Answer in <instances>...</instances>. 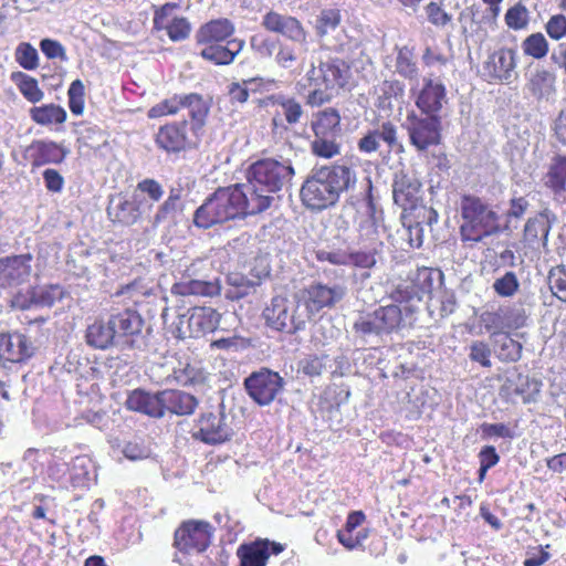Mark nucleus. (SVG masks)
I'll list each match as a JSON object with an SVG mask.
<instances>
[{
    "label": "nucleus",
    "instance_id": "603ef678",
    "mask_svg": "<svg viewBox=\"0 0 566 566\" xmlns=\"http://www.w3.org/2000/svg\"><path fill=\"white\" fill-rule=\"evenodd\" d=\"M492 287L497 295L511 297L518 291L520 282L514 272L507 271L493 282Z\"/></svg>",
    "mask_w": 566,
    "mask_h": 566
},
{
    "label": "nucleus",
    "instance_id": "b1692460",
    "mask_svg": "<svg viewBox=\"0 0 566 566\" xmlns=\"http://www.w3.org/2000/svg\"><path fill=\"white\" fill-rule=\"evenodd\" d=\"M221 315L208 306H195L189 310L188 328L190 336L199 337L214 332L220 324Z\"/></svg>",
    "mask_w": 566,
    "mask_h": 566
},
{
    "label": "nucleus",
    "instance_id": "f8f14e48",
    "mask_svg": "<svg viewBox=\"0 0 566 566\" xmlns=\"http://www.w3.org/2000/svg\"><path fill=\"white\" fill-rule=\"evenodd\" d=\"M178 8L177 3L167 2L154 12L153 28L160 32L165 31L172 42H181L189 38L191 24L185 17L171 15Z\"/></svg>",
    "mask_w": 566,
    "mask_h": 566
},
{
    "label": "nucleus",
    "instance_id": "774afa93",
    "mask_svg": "<svg viewBox=\"0 0 566 566\" xmlns=\"http://www.w3.org/2000/svg\"><path fill=\"white\" fill-rule=\"evenodd\" d=\"M325 368V364L323 361V357L317 355H307L300 363V369L302 373L310 377L319 376Z\"/></svg>",
    "mask_w": 566,
    "mask_h": 566
},
{
    "label": "nucleus",
    "instance_id": "aec40b11",
    "mask_svg": "<svg viewBox=\"0 0 566 566\" xmlns=\"http://www.w3.org/2000/svg\"><path fill=\"white\" fill-rule=\"evenodd\" d=\"M200 48V56L214 65H229L242 51L244 41L241 39H228L224 42L197 44Z\"/></svg>",
    "mask_w": 566,
    "mask_h": 566
},
{
    "label": "nucleus",
    "instance_id": "3c124183",
    "mask_svg": "<svg viewBox=\"0 0 566 566\" xmlns=\"http://www.w3.org/2000/svg\"><path fill=\"white\" fill-rule=\"evenodd\" d=\"M504 20L510 29L522 30L528 24L530 12L524 4L517 2L506 11Z\"/></svg>",
    "mask_w": 566,
    "mask_h": 566
},
{
    "label": "nucleus",
    "instance_id": "a18cd8bd",
    "mask_svg": "<svg viewBox=\"0 0 566 566\" xmlns=\"http://www.w3.org/2000/svg\"><path fill=\"white\" fill-rule=\"evenodd\" d=\"M108 216L114 223L127 227L135 224L140 219L136 210L128 203V199H123L116 206L109 207Z\"/></svg>",
    "mask_w": 566,
    "mask_h": 566
},
{
    "label": "nucleus",
    "instance_id": "a211bd4d",
    "mask_svg": "<svg viewBox=\"0 0 566 566\" xmlns=\"http://www.w3.org/2000/svg\"><path fill=\"white\" fill-rule=\"evenodd\" d=\"M420 187V182L413 176L396 172L392 198L401 208V212L412 213L421 205Z\"/></svg>",
    "mask_w": 566,
    "mask_h": 566
},
{
    "label": "nucleus",
    "instance_id": "0eeeda50",
    "mask_svg": "<svg viewBox=\"0 0 566 566\" xmlns=\"http://www.w3.org/2000/svg\"><path fill=\"white\" fill-rule=\"evenodd\" d=\"M344 290L338 285L329 286L321 282L312 283L300 290L294 298L308 322L325 308H333L343 298Z\"/></svg>",
    "mask_w": 566,
    "mask_h": 566
},
{
    "label": "nucleus",
    "instance_id": "a19ab883",
    "mask_svg": "<svg viewBox=\"0 0 566 566\" xmlns=\"http://www.w3.org/2000/svg\"><path fill=\"white\" fill-rule=\"evenodd\" d=\"M551 226L544 214H538L527 220L524 228V240L528 244L542 241L546 244Z\"/></svg>",
    "mask_w": 566,
    "mask_h": 566
},
{
    "label": "nucleus",
    "instance_id": "412c9836",
    "mask_svg": "<svg viewBox=\"0 0 566 566\" xmlns=\"http://www.w3.org/2000/svg\"><path fill=\"white\" fill-rule=\"evenodd\" d=\"M66 157V150L52 140H33L25 149V158L32 168L49 164H61Z\"/></svg>",
    "mask_w": 566,
    "mask_h": 566
},
{
    "label": "nucleus",
    "instance_id": "4d7b16f0",
    "mask_svg": "<svg viewBox=\"0 0 566 566\" xmlns=\"http://www.w3.org/2000/svg\"><path fill=\"white\" fill-rule=\"evenodd\" d=\"M251 48L261 56V57H272L275 55V51L280 44V40L272 39L270 36L263 35H253L251 38Z\"/></svg>",
    "mask_w": 566,
    "mask_h": 566
},
{
    "label": "nucleus",
    "instance_id": "4c0bfd02",
    "mask_svg": "<svg viewBox=\"0 0 566 566\" xmlns=\"http://www.w3.org/2000/svg\"><path fill=\"white\" fill-rule=\"evenodd\" d=\"M493 347L501 361H517L522 356V344L507 333L494 332L491 335Z\"/></svg>",
    "mask_w": 566,
    "mask_h": 566
},
{
    "label": "nucleus",
    "instance_id": "cd10ccee",
    "mask_svg": "<svg viewBox=\"0 0 566 566\" xmlns=\"http://www.w3.org/2000/svg\"><path fill=\"white\" fill-rule=\"evenodd\" d=\"M235 27L227 18L212 19L197 30L195 39L196 44H209L213 42H224L228 39H234Z\"/></svg>",
    "mask_w": 566,
    "mask_h": 566
},
{
    "label": "nucleus",
    "instance_id": "393cba45",
    "mask_svg": "<svg viewBox=\"0 0 566 566\" xmlns=\"http://www.w3.org/2000/svg\"><path fill=\"white\" fill-rule=\"evenodd\" d=\"M447 102L446 87L440 80L423 78V86L417 98V106L426 115H434Z\"/></svg>",
    "mask_w": 566,
    "mask_h": 566
},
{
    "label": "nucleus",
    "instance_id": "13d9d810",
    "mask_svg": "<svg viewBox=\"0 0 566 566\" xmlns=\"http://www.w3.org/2000/svg\"><path fill=\"white\" fill-rule=\"evenodd\" d=\"M549 287L552 292L560 300L566 302V268L557 266L549 271Z\"/></svg>",
    "mask_w": 566,
    "mask_h": 566
},
{
    "label": "nucleus",
    "instance_id": "69168bd1",
    "mask_svg": "<svg viewBox=\"0 0 566 566\" xmlns=\"http://www.w3.org/2000/svg\"><path fill=\"white\" fill-rule=\"evenodd\" d=\"M60 297L61 291L59 285L45 286L39 291H35L32 295V300L42 306H52Z\"/></svg>",
    "mask_w": 566,
    "mask_h": 566
},
{
    "label": "nucleus",
    "instance_id": "09e8293b",
    "mask_svg": "<svg viewBox=\"0 0 566 566\" xmlns=\"http://www.w3.org/2000/svg\"><path fill=\"white\" fill-rule=\"evenodd\" d=\"M522 50L525 55L539 60L548 53V42L542 33H533L522 42Z\"/></svg>",
    "mask_w": 566,
    "mask_h": 566
},
{
    "label": "nucleus",
    "instance_id": "a878e982",
    "mask_svg": "<svg viewBox=\"0 0 566 566\" xmlns=\"http://www.w3.org/2000/svg\"><path fill=\"white\" fill-rule=\"evenodd\" d=\"M196 439L208 444L222 443L228 439V431L222 418L213 412L202 413L197 422Z\"/></svg>",
    "mask_w": 566,
    "mask_h": 566
},
{
    "label": "nucleus",
    "instance_id": "052dcab7",
    "mask_svg": "<svg viewBox=\"0 0 566 566\" xmlns=\"http://www.w3.org/2000/svg\"><path fill=\"white\" fill-rule=\"evenodd\" d=\"M492 350L485 342L474 340L470 345L469 358L480 364L482 367L490 368Z\"/></svg>",
    "mask_w": 566,
    "mask_h": 566
},
{
    "label": "nucleus",
    "instance_id": "c03bdc74",
    "mask_svg": "<svg viewBox=\"0 0 566 566\" xmlns=\"http://www.w3.org/2000/svg\"><path fill=\"white\" fill-rule=\"evenodd\" d=\"M117 294L125 296L134 305H140L153 294V289L145 279L137 277L133 282L122 286Z\"/></svg>",
    "mask_w": 566,
    "mask_h": 566
},
{
    "label": "nucleus",
    "instance_id": "58836bf2",
    "mask_svg": "<svg viewBox=\"0 0 566 566\" xmlns=\"http://www.w3.org/2000/svg\"><path fill=\"white\" fill-rule=\"evenodd\" d=\"M31 119L41 126L62 125L67 118L66 111L54 103L33 106L30 109Z\"/></svg>",
    "mask_w": 566,
    "mask_h": 566
},
{
    "label": "nucleus",
    "instance_id": "0e129e2a",
    "mask_svg": "<svg viewBox=\"0 0 566 566\" xmlns=\"http://www.w3.org/2000/svg\"><path fill=\"white\" fill-rule=\"evenodd\" d=\"M428 21L439 28L447 25L451 21V14L446 12L437 2H429L424 8Z\"/></svg>",
    "mask_w": 566,
    "mask_h": 566
},
{
    "label": "nucleus",
    "instance_id": "37998d69",
    "mask_svg": "<svg viewBox=\"0 0 566 566\" xmlns=\"http://www.w3.org/2000/svg\"><path fill=\"white\" fill-rule=\"evenodd\" d=\"M181 109L182 94H174L172 96L164 98L153 105L147 111V117L149 119H157L161 117L176 116Z\"/></svg>",
    "mask_w": 566,
    "mask_h": 566
},
{
    "label": "nucleus",
    "instance_id": "ea45409f",
    "mask_svg": "<svg viewBox=\"0 0 566 566\" xmlns=\"http://www.w3.org/2000/svg\"><path fill=\"white\" fill-rule=\"evenodd\" d=\"M11 80L28 102L35 104L43 98L44 93L40 88L36 78L30 76L27 73L18 71L11 74Z\"/></svg>",
    "mask_w": 566,
    "mask_h": 566
},
{
    "label": "nucleus",
    "instance_id": "6e6552de",
    "mask_svg": "<svg viewBox=\"0 0 566 566\" xmlns=\"http://www.w3.org/2000/svg\"><path fill=\"white\" fill-rule=\"evenodd\" d=\"M213 527L209 522L189 520L174 533V547L185 555L203 553L211 544Z\"/></svg>",
    "mask_w": 566,
    "mask_h": 566
},
{
    "label": "nucleus",
    "instance_id": "423d86ee",
    "mask_svg": "<svg viewBox=\"0 0 566 566\" xmlns=\"http://www.w3.org/2000/svg\"><path fill=\"white\" fill-rule=\"evenodd\" d=\"M263 317L269 327L287 334L305 329L308 323L297 301L294 298V302H290L281 295L272 297L263 311Z\"/></svg>",
    "mask_w": 566,
    "mask_h": 566
},
{
    "label": "nucleus",
    "instance_id": "7c9ffc66",
    "mask_svg": "<svg viewBox=\"0 0 566 566\" xmlns=\"http://www.w3.org/2000/svg\"><path fill=\"white\" fill-rule=\"evenodd\" d=\"M116 338L111 317H98L86 327L85 339L93 348L107 349L115 344Z\"/></svg>",
    "mask_w": 566,
    "mask_h": 566
},
{
    "label": "nucleus",
    "instance_id": "f03ea898",
    "mask_svg": "<svg viewBox=\"0 0 566 566\" xmlns=\"http://www.w3.org/2000/svg\"><path fill=\"white\" fill-rule=\"evenodd\" d=\"M463 223L460 233L463 241L480 242L500 231V217L482 199L465 195L460 202Z\"/></svg>",
    "mask_w": 566,
    "mask_h": 566
},
{
    "label": "nucleus",
    "instance_id": "ddd939ff",
    "mask_svg": "<svg viewBox=\"0 0 566 566\" xmlns=\"http://www.w3.org/2000/svg\"><path fill=\"white\" fill-rule=\"evenodd\" d=\"M261 24L266 31L280 34L293 43L307 44V31L302 22L293 15L270 10L263 15Z\"/></svg>",
    "mask_w": 566,
    "mask_h": 566
},
{
    "label": "nucleus",
    "instance_id": "680f3d73",
    "mask_svg": "<svg viewBox=\"0 0 566 566\" xmlns=\"http://www.w3.org/2000/svg\"><path fill=\"white\" fill-rule=\"evenodd\" d=\"M251 345V340L249 338L233 335L230 337H222L219 339H214L210 343L211 349H222V350H239L245 349Z\"/></svg>",
    "mask_w": 566,
    "mask_h": 566
},
{
    "label": "nucleus",
    "instance_id": "e2e57ef3",
    "mask_svg": "<svg viewBox=\"0 0 566 566\" xmlns=\"http://www.w3.org/2000/svg\"><path fill=\"white\" fill-rule=\"evenodd\" d=\"M347 251L345 249L325 250L318 249L315 251V259L319 262H328L333 265H346Z\"/></svg>",
    "mask_w": 566,
    "mask_h": 566
},
{
    "label": "nucleus",
    "instance_id": "9d476101",
    "mask_svg": "<svg viewBox=\"0 0 566 566\" xmlns=\"http://www.w3.org/2000/svg\"><path fill=\"white\" fill-rule=\"evenodd\" d=\"M402 126L408 130L410 140L418 150H426L440 143V119L436 115L417 117L413 112H408Z\"/></svg>",
    "mask_w": 566,
    "mask_h": 566
},
{
    "label": "nucleus",
    "instance_id": "72a5a7b5",
    "mask_svg": "<svg viewBox=\"0 0 566 566\" xmlns=\"http://www.w3.org/2000/svg\"><path fill=\"white\" fill-rule=\"evenodd\" d=\"M163 416L165 411L175 415H191L198 401L195 396L180 391V390H164L161 391Z\"/></svg>",
    "mask_w": 566,
    "mask_h": 566
},
{
    "label": "nucleus",
    "instance_id": "dca6fc26",
    "mask_svg": "<svg viewBox=\"0 0 566 566\" xmlns=\"http://www.w3.org/2000/svg\"><path fill=\"white\" fill-rule=\"evenodd\" d=\"M284 551L281 543L271 542L268 538H258L250 543L241 544L237 555L240 566H266L270 556L279 555Z\"/></svg>",
    "mask_w": 566,
    "mask_h": 566
},
{
    "label": "nucleus",
    "instance_id": "39448f33",
    "mask_svg": "<svg viewBox=\"0 0 566 566\" xmlns=\"http://www.w3.org/2000/svg\"><path fill=\"white\" fill-rule=\"evenodd\" d=\"M201 136L193 132L188 119L170 120L160 125L154 135V143L167 155H179L198 148Z\"/></svg>",
    "mask_w": 566,
    "mask_h": 566
},
{
    "label": "nucleus",
    "instance_id": "f704fd0d",
    "mask_svg": "<svg viewBox=\"0 0 566 566\" xmlns=\"http://www.w3.org/2000/svg\"><path fill=\"white\" fill-rule=\"evenodd\" d=\"M401 229L396 231L397 241L401 240L408 248H419L423 242V228L421 221L411 212H400Z\"/></svg>",
    "mask_w": 566,
    "mask_h": 566
},
{
    "label": "nucleus",
    "instance_id": "49530a36",
    "mask_svg": "<svg viewBox=\"0 0 566 566\" xmlns=\"http://www.w3.org/2000/svg\"><path fill=\"white\" fill-rule=\"evenodd\" d=\"M389 143V127L384 123L381 130L375 129L368 132L358 140V149L361 153L369 154L376 151L380 147V143Z\"/></svg>",
    "mask_w": 566,
    "mask_h": 566
},
{
    "label": "nucleus",
    "instance_id": "7ed1b4c3",
    "mask_svg": "<svg viewBox=\"0 0 566 566\" xmlns=\"http://www.w3.org/2000/svg\"><path fill=\"white\" fill-rule=\"evenodd\" d=\"M240 198L234 185L219 187L196 209L193 224L201 229H209L216 224L242 219Z\"/></svg>",
    "mask_w": 566,
    "mask_h": 566
},
{
    "label": "nucleus",
    "instance_id": "de8ad7c7",
    "mask_svg": "<svg viewBox=\"0 0 566 566\" xmlns=\"http://www.w3.org/2000/svg\"><path fill=\"white\" fill-rule=\"evenodd\" d=\"M337 136L315 137L311 143L312 154L319 158L331 159L340 153Z\"/></svg>",
    "mask_w": 566,
    "mask_h": 566
},
{
    "label": "nucleus",
    "instance_id": "473e14b6",
    "mask_svg": "<svg viewBox=\"0 0 566 566\" xmlns=\"http://www.w3.org/2000/svg\"><path fill=\"white\" fill-rule=\"evenodd\" d=\"M366 516L363 511H353L348 514L343 528L337 531L338 542L347 549H355L360 546L366 538V533L357 531L361 526Z\"/></svg>",
    "mask_w": 566,
    "mask_h": 566
},
{
    "label": "nucleus",
    "instance_id": "bf43d9fd",
    "mask_svg": "<svg viewBox=\"0 0 566 566\" xmlns=\"http://www.w3.org/2000/svg\"><path fill=\"white\" fill-rule=\"evenodd\" d=\"M396 70L400 75L409 78L416 74L417 67L413 61V53L408 48L399 50L396 59Z\"/></svg>",
    "mask_w": 566,
    "mask_h": 566
},
{
    "label": "nucleus",
    "instance_id": "bb28decb",
    "mask_svg": "<svg viewBox=\"0 0 566 566\" xmlns=\"http://www.w3.org/2000/svg\"><path fill=\"white\" fill-rule=\"evenodd\" d=\"M318 72L325 90L343 88L348 84L350 78V67L342 59H332L326 62H321Z\"/></svg>",
    "mask_w": 566,
    "mask_h": 566
},
{
    "label": "nucleus",
    "instance_id": "4468645a",
    "mask_svg": "<svg viewBox=\"0 0 566 566\" xmlns=\"http://www.w3.org/2000/svg\"><path fill=\"white\" fill-rule=\"evenodd\" d=\"M421 300L420 290L411 282L396 287L391 293V301L397 304H391V329L394 323L397 328H402L412 323L413 303Z\"/></svg>",
    "mask_w": 566,
    "mask_h": 566
},
{
    "label": "nucleus",
    "instance_id": "2eb2a0df",
    "mask_svg": "<svg viewBox=\"0 0 566 566\" xmlns=\"http://www.w3.org/2000/svg\"><path fill=\"white\" fill-rule=\"evenodd\" d=\"M517 52L514 49H499L484 62V74L491 81L510 84L516 78Z\"/></svg>",
    "mask_w": 566,
    "mask_h": 566
},
{
    "label": "nucleus",
    "instance_id": "1a4fd4ad",
    "mask_svg": "<svg viewBox=\"0 0 566 566\" xmlns=\"http://www.w3.org/2000/svg\"><path fill=\"white\" fill-rule=\"evenodd\" d=\"M284 387V379L277 371L261 368L244 379V388L250 398L259 406H269Z\"/></svg>",
    "mask_w": 566,
    "mask_h": 566
},
{
    "label": "nucleus",
    "instance_id": "5fc2aeb1",
    "mask_svg": "<svg viewBox=\"0 0 566 566\" xmlns=\"http://www.w3.org/2000/svg\"><path fill=\"white\" fill-rule=\"evenodd\" d=\"M340 23V12L337 9H326L321 12L316 21L317 34L323 36L335 30Z\"/></svg>",
    "mask_w": 566,
    "mask_h": 566
},
{
    "label": "nucleus",
    "instance_id": "f3484780",
    "mask_svg": "<svg viewBox=\"0 0 566 566\" xmlns=\"http://www.w3.org/2000/svg\"><path fill=\"white\" fill-rule=\"evenodd\" d=\"M32 342L21 333L0 334V359L12 364H22L34 355Z\"/></svg>",
    "mask_w": 566,
    "mask_h": 566
},
{
    "label": "nucleus",
    "instance_id": "20e7f679",
    "mask_svg": "<svg viewBox=\"0 0 566 566\" xmlns=\"http://www.w3.org/2000/svg\"><path fill=\"white\" fill-rule=\"evenodd\" d=\"M294 175L295 169L290 159L280 161L274 158H262L249 167L247 179L250 185L275 193L290 184Z\"/></svg>",
    "mask_w": 566,
    "mask_h": 566
},
{
    "label": "nucleus",
    "instance_id": "c85d7f7f",
    "mask_svg": "<svg viewBox=\"0 0 566 566\" xmlns=\"http://www.w3.org/2000/svg\"><path fill=\"white\" fill-rule=\"evenodd\" d=\"M311 129L314 137L340 136L342 117L337 108L328 106L313 114Z\"/></svg>",
    "mask_w": 566,
    "mask_h": 566
},
{
    "label": "nucleus",
    "instance_id": "864d4df0",
    "mask_svg": "<svg viewBox=\"0 0 566 566\" xmlns=\"http://www.w3.org/2000/svg\"><path fill=\"white\" fill-rule=\"evenodd\" d=\"M15 61L24 70H34L39 65V55L36 50L30 43H21L15 50Z\"/></svg>",
    "mask_w": 566,
    "mask_h": 566
},
{
    "label": "nucleus",
    "instance_id": "6ab92c4d",
    "mask_svg": "<svg viewBox=\"0 0 566 566\" xmlns=\"http://www.w3.org/2000/svg\"><path fill=\"white\" fill-rule=\"evenodd\" d=\"M237 195L240 198V212L242 219L247 216L261 213L269 209L274 200L272 192L263 191L261 188L254 187L248 182L235 184Z\"/></svg>",
    "mask_w": 566,
    "mask_h": 566
},
{
    "label": "nucleus",
    "instance_id": "f257e3e1",
    "mask_svg": "<svg viewBox=\"0 0 566 566\" xmlns=\"http://www.w3.org/2000/svg\"><path fill=\"white\" fill-rule=\"evenodd\" d=\"M355 181V172L344 165H326L314 168L301 186V202L312 212L329 209L336 206L340 195L347 191Z\"/></svg>",
    "mask_w": 566,
    "mask_h": 566
},
{
    "label": "nucleus",
    "instance_id": "8fccbe9b",
    "mask_svg": "<svg viewBox=\"0 0 566 566\" xmlns=\"http://www.w3.org/2000/svg\"><path fill=\"white\" fill-rule=\"evenodd\" d=\"M69 108L73 115L80 116L85 106V87L81 80H74L67 90Z\"/></svg>",
    "mask_w": 566,
    "mask_h": 566
},
{
    "label": "nucleus",
    "instance_id": "79ce46f5",
    "mask_svg": "<svg viewBox=\"0 0 566 566\" xmlns=\"http://www.w3.org/2000/svg\"><path fill=\"white\" fill-rule=\"evenodd\" d=\"M545 185L556 195L565 190L566 185V156H556L546 174Z\"/></svg>",
    "mask_w": 566,
    "mask_h": 566
},
{
    "label": "nucleus",
    "instance_id": "9b49d317",
    "mask_svg": "<svg viewBox=\"0 0 566 566\" xmlns=\"http://www.w3.org/2000/svg\"><path fill=\"white\" fill-rule=\"evenodd\" d=\"M260 106L277 105L282 108L281 113H275L271 122V132L273 135H282L289 130L290 126L298 124L304 115L302 104L292 96L269 95L260 101Z\"/></svg>",
    "mask_w": 566,
    "mask_h": 566
},
{
    "label": "nucleus",
    "instance_id": "5701e85b",
    "mask_svg": "<svg viewBox=\"0 0 566 566\" xmlns=\"http://www.w3.org/2000/svg\"><path fill=\"white\" fill-rule=\"evenodd\" d=\"M112 324L115 329L116 337L124 339L129 347L134 346L132 337L139 335L143 331L144 319L142 315L134 310L126 308L122 312L112 314Z\"/></svg>",
    "mask_w": 566,
    "mask_h": 566
},
{
    "label": "nucleus",
    "instance_id": "e433bc0d",
    "mask_svg": "<svg viewBox=\"0 0 566 566\" xmlns=\"http://www.w3.org/2000/svg\"><path fill=\"white\" fill-rule=\"evenodd\" d=\"M172 292L182 296L198 295L213 297L221 293V285L219 280L214 281H201L190 280L187 282H180L174 285Z\"/></svg>",
    "mask_w": 566,
    "mask_h": 566
},
{
    "label": "nucleus",
    "instance_id": "338daca9",
    "mask_svg": "<svg viewBox=\"0 0 566 566\" xmlns=\"http://www.w3.org/2000/svg\"><path fill=\"white\" fill-rule=\"evenodd\" d=\"M548 36L553 40H560L566 36V17L563 14L552 15L545 24Z\"/></svg>",
    "mask_w": 566,
    "mask_h": 566
},
{
    "label": "nucleus",
    "instance_id": "2f4dec72",
    "mask_svg": "<svg viewBox=\"0 0 566 566\" xmlns=\"http://www.w3.org/2000/svg\"><path fill=\"white\" fill-rule=\"evenodd\" d=\"M184 108L188 109V122L192 130L201 136L210 111L209 103L201 94L191 92L182 94V109Z\"/></svg>",
    "mask_w": 566,
    "mask_h": 566
},
{
    "label": "nucleus",
    "instance_id": "6e6d98bb",
    "mask_svg": "<svg viewBox=\"0 0 566 566\" xmlns=\"http://www.w3.org/2000/svg\"><path fill=\"white\" fill-rule=\"evenodd\" d=\"M298 57L300 54L294 45L280 41L276 53L274 55V60L280 67L291 69L294 64L297 63Z\"/></svg>",
    "mask_w": 566,
    "mask_h": 566
},
{
    "label": "nucleus",
    "instance_id": "c9c22d12",
    "mask_svg": "<svg viewBox=\"0 0 566 566\" xmlns=\"http://www.w3.org/2000/svg\"><path fill=\"white\" fill-rule=\"evenodd\" d=\"M389 310L386 306H380L373 313L360 316L354 324V331L363 336L380 335L387 331L388 327Z\"/></svg>",
    "mask_w": 566,
    "mask_h": 566
},
{
    "label": "nucleus",
    "instance_id": "4be33fe9",
    "mask_svg": "<svg viewBox=\"0 0 566 566\" xmlns=\"http://www.w3.org/2000/svg\"><path fill=\"white\" fill-rule=\"evenodd\" d=\"M556 75L544 66L536 65L526 74V91L537 101H549L556 94Z\"/></svg>",
    "mask_w": 566,
    "mask_h": 566
},
{
    "label": "nucleus",
    "instance_id": "c756f323",
    "mask_svg": "<svg viewBox=\"0 0 566 566\" xmlns=\"http://www.w3.org/2000/svg\"><path fill=\"white\" fill-rule=\"evenodd\" d=\"M127 409L137 411L149 417H163L161 391L150 394L144 389H135L129 392L126 402Z\"/></svg>",
    "mask_w": 566,
    "mask_h": 566
}]
</instances>
